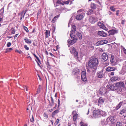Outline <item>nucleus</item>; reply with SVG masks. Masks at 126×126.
Instances as JSON below:
<instances>
[{"label":"nucleus","instance_id":"2eb2a0df","mask_svg":"<svg viewBox=\"0 0 126 126\" xmlns=\"http://www.w3.org/2000/svg\"><path fill=\"white\" fill-rule=\"evenodd\" d=\"M98 25L99 26L100 28H101L105 30H107V29L105 27L103 23H101V22H99L98 23Z\"/></svg>","mask_w":126,"mask_h":126},{"label":"nucleus","instance_id":"603ef678","mask_svg":"<svg viewBox=\"0 0 126 126\" xmlns=\"http://www.w3.org/2000/svg\"><path fill=\"white\" fill-rule=\"evenodd\" d=\"M125 111H121L120 113V114L121 115H122L123 114V115L124 114H125V113L124 112Z\"/></svg>","mask_w":126,"mask_h":126},{"label":"nucleus","instance_id":"58836bf2","mask_svg":"<svg viewBox=\"0 0 126 126\" xmlns=\"http://www.w3.org/2000/svg\"><path fill=\"white\" fill-rule=\"evenodd\" d=\"M80 124L81 126H87V125L86 124H85L82 122L80 123Z\"/></svg>","mask_w":126,"mask_h":126},{"label":"nucleus","instance_id":"680f3d73","mask_svg":"<svg viewBox=\"0 0 126 126\" xmlns=\"http://www.w3.org/2000/svg\"><path fill=\"white\" fill-rule=\"evenodd\" d=\"M56 3L58 4H59L60 3H61V1L59 0H58L56 2Z\"/></svg>","mask_w":126,"mask_h":126},{"label":"nucleus","instance_id":"f8f14e48","mask_svg":"<svg viewBox=\"0 0 126 126\" xmlns=\"http://www.w3.org/2000/svg\"><path fill=\"white\" fill-rule=\"evenodd\" d=\"M102 61L105 62L108 60V56L106 53H103L102 54Z\"/></svg>","mask_w":126,"mask_h":126},{"label":"nucleus","instance_id":"0eeeda50","mask_svg":"<svg viewBox=\"0 0 126 126\" xmlns=\"http://www.w3.org/2000/svg\"><path fill=\"white\" fill-rule=\"evenodd\" d=\"M107 87L108 89L112 91H114L116 89L115 85L114 84V83L113 84H109L107 85Z\"/></svg>","mask_w":126,"mask_h":126},{"label":"nucleus","instance_id":"c9c22d12","mask_svg":"<svg viewBox=\"0 0 126 126\" xmlns=\"http://www.w3.org/2000/svg\"><path fill=\"white\" fill-rule=\"evenodd\" d=\"M114 83V84L115 85V86L116 88L120 87V84H119V82Z\"/></svg>","mask_w":126,"mask_h":126},{"label":"nucleus","instance_id":"473e14b6","mask_svg":"<svg viewBox=\"0 0 126 126\" xmlns=\"http://www.w3.org/2000/svg\"><path fill=\"white\" fill-rule=\"evenodd\" d=\"M28 89V87L26 86L23 85V89L25 90H26V91H27Z\"/></svg>","mask_w":126,"mask_h":126},{"label":"nucleus","instance_id":"13d9d810","mask_svg":"<svg viewBox=\"0 0 126 126\" xmlns=\"http://www.w3.org/2000/svg\"><path fill=\"white\" fill-rule=\"evenodd\" d=\"M30 120L32 122H33L34 121V119L33 115L32 116V119H30Z\"/></svg>","mask_w":126,"mask_h":126},{"label":"nucleus","instance_id":"cd10ccee","mask_svg":"<svg viewBox=\"0 0 126 126\" xmlns=\"http://www.w3.org/2000/svg\"><path fill=\"white\" fill-rule=\"evenodd\" d=\"M78 116V114L77 113L75 114L73 116V119L74 121H75Z\"/></svg>","mask_w":126,"mask_h":126},{"label":"nucleus","instance_id":"3c124183","mask_svg":"<svg viewBox=\"0 0 126 126\" xmlns=\"http://www.w3.org/2000/svg\"><path fill=\"white\" fill-rule=\"evenodd\" d=\"M44 117H45L46 118H48V116L45 113H44Z\"/></svg>","mask_w":126,"mask_h":126},{"label":"nucleus","instance_id":"4468645a","mask_svg":"<svg viewBox=\"0 0 126 126\" xmlns=\"http://www.w3.org/2000/svg\"><path fill=\"white\" fill-rule=\"evenodd\" d=\"M98 34L99 35L102 37H106L107 35V34L103 31H98Z\"/></svg>","mask_w":126,"mask_h":126},{"label":"nucleus","instance_id":"c756f323","mask_svg":"<svg viewBox=\"0 0 126 126\" xmlns=\"http://www.w3.org/2000/svg\"><path fill=\"white\" fill-rule=\"evenodd\" d=\"M41 86L40 85H39L37 91V93L36 94H38L40 92V89H41Z\"/></svg>","mask_w":126,"mask_h":126},{"label":"nucleus","instance_id":"9d476101","mask_svg":"<svg viewBox=\"0 0 126 126\" xmlns=\"http://www.w3.org/2000/svg\"><path fill=\"white\" fill-rule=\"evenodd\" d=\"M99 111H93V115L94 118H97L100 116Z\"/></svg>","mask_w":126,"mask_h":126},{"label":"nucleus","instance_id":"4be33fe9","mask_svg":"<svg viewBox=\"0 0 126 126\" xmlns=\"http://www.w3.org/2000/svg\"><path fill=\"white\" fill-rule=\"evenodd\" d=\"M104 101V100L101 97H100L99 99L98 103L99 104H101L103 103Z\"/></svg>","mask_w":126,"mask_h":126},{"label":"nucleus","instance_id":"6e6552de","mask_svg":"<svg viewBox=\"0 0 126 126\" xmlns=\"http://www.w3.org/2000/svg\"><path fill=\"white\" fill-rule=\"evenodd\" d=\"M76 29V26L75 25L72 26L71 29V30L70 32V35L71 37H72L74 35H73V33L75 32Z\"/></svg>","mask_w":126,"mask_h":126},{"label":"nucleus","instance_id":"79ce46f5","mask_svg":"<svg viewBox=\"0 0 126 126\" xmlns=\"http://www.w3.org/2000/svg\"><path fill=\"white\" fill-rule=\"evenodd\" d=\"M32 110V108L31 105H29L27 108V110Z\"/></svg>","mask_w":126,"mask_h":126},{"label":"nucleus","instance_id":"864d4df0","mask_svg":"<svg viewBox=\"0 0 126 126\" xmlns=\"http://www.w3.org/2000/svg\"><path fill=\"white\" fill-rule=\"evenodd\" d=\"M56 20V19L54 17L52 19V23H54L55 22Z\"/></svg>","mask_w":126,"mask_h":126},{"label":"nucleus","instance_id":"5fc2aeb1","mask_svg":"<svg viewBox=\"0 0 126 126\" xmlns=\"http://www.w3.org/2000/svg\"><path fill=\"white\" fill-rule=\"evenodd\" d=\"M47 65L48 68H50V65H49V63L48 62H47Z\"/></svg>","mask_w":126,"mask_h":126},{"label":"nucleus","instance_id":"393cba45","mask_svg":"<svg viewBox=\"0 0 126 126\" xmlns=\"http://www.w3.org/2000/svg\"><path fill=\"white\" fill-rule=\"evenodd\" d=\"M122 102H120L119 104L116 107V110H117L120 108L121 105H122Z\"/></svg>","mask_w":126,"mask_h":126},{"label":"nucleus","instance_id":"6e6d98bb","mask_svg":"<svg viewBox=\"0 0 126 126\" xmlns=\"http://www.w3.org/2000/svg\"><path fill=\"white\" fill-rule=\"evenodd\" d=\"M16 52L19 53V54H21L22 53V52L21 51H19L18 50H16L15 51Z\"/></svg>","mask_w":126,"mask_h":126},{"label":"nucleus","instance_id":"09e8293b","mask_svg":"<svg viewBox=\"0 0 126 126\" xmlns=\"http://www.w3.org/2000/svg\"><path fill=\"white\" fill-rule=\"evenodd\" d=\"M74 71H75V73L74 74L75 75L77 74L79 72L78 70H75V69H74Z\"/></svg>","mask_w":126,"mask_h":126},{"label":"nucleus","instance_id":"a211bd4d","mask_svg":"<svg viewBox=\"0 0 126 126\" xmlns=\"http://www.w3.org/2000/svg\"><path fill=\"white\" fill-rule=\"evenodd\" d=\"M97 20V19L94 17H92L90 18L89 19L90 21L92 23H94Z\"/></svg>","mask_w":126,"mask_h":126},{"label":"nucleus","instance_id":"c85d7f7f","mask_svg":"<svg viewBox=\"0 0 126 126\" xmlns=\"http://www.w3.org/2000/svg\"><path fill=\"white\" fill-rule=\"evenodd\" d=\"M58 112V111H54L52 113V117H54V116Z\"/></svg>","mask_w":126,"mask_h":126},{"label":"nucleus","instance_id":"6ab92c4d","mask_svg":"<svg viewBox=\"0 0 126 126\" xmlns=\"http://www.w3.org/2000/svg\"><path fill=\"white\" fill-rule=\"evenodd\" d=\"M114 57L113 55L112 54H111V59L110 61L111 63H116L115 62V58Z\"/></svg>","mask_w":126,"mask_h":126},{"label":"nucleus","instance_id":"37998d69","mask_svg":"<svg viewBox=\"0 0 126 126\" xmlns=\"http://www.w3.org/2000/svg\"><path fill=\"white\" fill-rule=\"evenodd\" d=\"M24 29L27 32H29V30L28 28L25 26H24Z\"/></svg>","mask_w":126,"mask_h":126},{"label":"nucleus","instance_id":"f257e3e1","mask_svg":"<svg viewBox=\"0 0 126 126\" xmlns=\"http://www.w3.org/2000/svg\"><path fill=\"white\" fill-rule=\"evenodd\" d=\"M98 64V62L97 58L95 57H91L88 62V66L89 67L94 69L93 71L95 72Z\"/></svg>","mask_w":126,"mask_h":126},{"label":"nucleus","instance_id":"338daca9","mask_svg":"<svg viewBox=\"0 0 126 126\" xmlns=\"http://www.w3.org/2000/svg\"><path fill=\"white\" fill-rule=\"evenodd\" d=\"M125 20H122V21L121 23L123 24H125Z\"/></svg>","mask_w":126,"mask_h":126},{"label":"nucleus","instance_id":"052dcab7","mask_svg":"<svg viewBox=\"0 0 126 126\" xmlns=\"http://www.w3.org/2000/svg\"><path fill=\"white\" fill-rule=\"evenodd\" d=\"M109 75H110L111 76H113L114 75V72H112L109 73Z\"/></svg>","mask_w":126,"mask_h":126},{"label":"nucleus","instance_id":"a18cd8bd","mask_svg":"<svg viewBox=\"0 0 126 126\" xmlns=\"http://www.w3.org/2000/svg\"><path fill=\"white\" fill-rule=\"evenodd\" d=\"M70 2L69 0H68L66 1H64V3L65 4H69V2Z\"/></svg>","mask_w":126,"mask_h":126},{"label":"nucleus","instance_id":"f704fd0d","mask_svg":"<svg viewBox=\"0 0 126 126\" xmlns=\"http://www.w3.org/2000/svg\"><path fill=\"white\" fill-rule=\"evenodd\" d=\"M122 124L120 122H118L117 123L116 126H122Z\"/></svg>","mask_w":126,"mask_h":126},{"label":"nucleus","instance_id":"f03ea898","mask_svg":"<svg viewBox=\"0 0 126 126\" xmlns=\"http://www.w3.org/2000/svg\"><path fill=\"white\" fill-rule=\"evenodd\" d=\"M71 38H73V39L71 40H68V44H69L70 45H72L74 44L77 40V39L75 35H73L72 37Z\"/></svg>","mask_w":126,"mask_h":126},{"label":"nucleus","instance_id":"f3484780","mask_svg":"<svg viewBox=\"0 0 126 126\" xmlns=\"http://www.w3.org/2000/svg\"><path fill=\"white\" fill-rule=\"evenodd\" d=\"M116 68L111 67H108L106 69L107 71L109 72L111 71H113L115 70Z\"/></svg>","mask_w":126,"mask_h":126},{"label":"nucleus","instance_id":"e433bc0d","mask_svg":"<svg viewBox=\"0 0 126 126\" xmlns=\"http://www.w3.org/2000/svg\"><path fill=\"white\" fill-rule=\"evenodd\" d=\"M93 11V10L92 9L89 10L87 13V14L88 15H90L92 14Z\"/></svg>","mask_w":126,"mask_h":126},{"label":"nucleus","instance_id":"423d86ee","mask_svg":"<svg viewBox=\"0 0 126 126\" xmlns=\"http://www.w3.org/2000/svg\"><path fill=\"white\" fill-rule=\"evenodd\" d=\"M70 52L72 54H73L76 59L78 58V52L76 50V49L74 47H73L71 51H70Z\"/></svg>","mask_w":126,"mask_h":126},{"label":"nucleus","instance_id":"2f4dec72","mask_svg":"<svg viewBox=\"0 0 126 126\" xmlns=\"http://www.w3.org/2000/svg\"><path fill=\"white\" fill-rule=\"evenodd\" d=\"M115 90L116 91L118 92H121L122 91V89L120 87L118 88L117 89L116 88V89H115Z\"/></svg>","mask_w":126,"mask_h":126},{"label":"nucleus","instance_id":"ddd939ff","mask_svg":"<svg viewBox=\"0 0 126 126\" xmlns=\"http://www.w3.org/2000/svg\"><path fill=\"white\" fill-rule=\"evenodd\" d=\"M118 31L115 30H110L108 31L109 35H113L115 34L118 33Z\"/></svg>","mask_w":126,"mask_h":126},{"label":"nucleus","instance_id":"774afa93","mask_svg":"<svg viewBox=\"0 0 126 126\" xmlns=\"http://www.w3.org/2000/svg\"><path fill=\"white\" fill-rule=\"evenodd\" d=\"M119 11L118 10L116 12V15L117 16H118V14H119Z\"/></svg>","mask_w":126,"mask_h":126},{"label":"nucleus","instance_id":"72a5a7b5","mask_svg":"<svg viewBox=\"0 0 126 126\" xmlns=\"http://www.w3.org/2000/svg\"><path fill=\"white\" fill-rule=\"evenodd\" d=\"M33 55H34V56L36 58V59H37V60H38V61L40 63L41 62V61H40V59H39V58H38V57L37 56H36V55L34 54V53H33Z\"/></svg>","mask_w":126,"mask_h":126},{"label":"nucleus","instance_id":"bb28decb","mask_svg":"<svg viewBox=\"0 0 126 126\" xmlns=\"http://www.w3.org/2000/svg\"><path fill=\"white\" fill-rule=\"evenodd\" d=\"M76 35L79 37V39H81L82 38V35L79 32H77L76 34Z\"/></svg>","mask_w":126,"mask_h":126},{"label":"nucleus","instance_id":"1a4fd4ad","mask_svg":"<svg viewBox=\"0 0 126 126\" xmlns=\"http://www.w3.org/2000/svg\"><path fill=\"white\" fill-rule=\"evenodd\" d=\"M99 92L101 94H104L106 93V89L105 88L102 87L99 90Z\"/></svg>","mask_w":126,"mask_h":126},{"label":"nucleus","instance_id":"4c0bfd02","mask_svg":"<svg viewBox=\"0 0 126 126\" xmlns=\"http://www.w3.org/2000/svg\"><path fill=\"white\" fill-rule=\"evenodd\" d=\"M12 49L13 48H12L7 49H6V51L5 52V53L9 52L10 51L12 50Z\"/></svg>","mask_w":126,"mask_h":126},{"label":"nucleus","instance_id":"7c9ffc66","mask_svg":"<svg viewBox=\"0 0 126 126\" xmlns=\"http://www.w3.org/2000/svg\"><path fill=\"white\" fill-rule=\"evenodd\" d=\"M119 84H120V87H124V82L122 81L119 82Z\"/></svg>","mask_w":126,"mask_h":126},{"label":"nucleus","instance_id":"4d7b16f0","mask_svg":"<svg viewBox=\"0 0 126 126\" xmlns=\"http://www.w3.org/2000/svg\"><path fill=\"white\" fill-rule=\"evenodd\" d=\"M11 43L10 42L8 43L7 44V46L8 47H10L11 45Z\"/></svg>","mask_w":126,"mask_h":126},{"label":"nucleus","instance_id":"5701e85b","mask_svg":"<svg viewBox=\"0 0 126 126\" xmlns=\"http://www.w3.org/2000/svg\"><path fill=\"white\" fill-rule=\"evenodd\" d=\"M24 40L25 42L27 43L28 44H31L32 43L31 41L28 39L27 37H25L24 39Z\"/></svg>","mask_w":126,"mask_h":126},{"label":"nucleus","instance_id":"20e7f679","mask_svg":"<svg viewBox=\"0 0 126 126\" xmlns=\"http://www.w3.org/2000/svg\"><path fill=\"white\" fill-rule=\"evenodd\" d=\"M86 75V72L85 71H82L81 73V79L82 80L86 83L87 82V80Z\"/></svg>","mask_w":126,"mask_h":126},{"label":"nucleus","instance_id":"412c9836","mask_svg":"<svg viewBox=\"0 0 126 126\" xmlns=\"http://www.w3.org/2000/svg\"><path fill=\"white\" fill-rule=\"evenodd\" d=\"M118 79V77L114 76L110 78V79L111 81H116Z\"/></svg>","mask_w":126,"mask_h":126},{"label":"nucleus","instance_id":"a878e982","mask_svg":"<svg viewBox=\"0 0 126 126\" xmlns=\"http://www.w3.org/2000/svg\"><path fill=\"white\" fill-rule=\"evenodd\" d=\"M91 7L93 9H95L96 8V6L95 4L94 3H91Z\"/></svg>","mask_w":126,"mask_h":126},{"label":"nucleus","instance_id":"9b49d317","mask_svg":"<svg viewBox=\"0 0 126 126\" xmlns=\"http://www.w3.org/2000/svg\"><path fill=\"white\" fill-rule=\"evenodd\" d=\"M84 16V15L83 14H79L76 15V19L78 20H80L82 19Z\"/></svg>","mask_w":126,"mask_h":126},{"label":"nucleus","instance_id":"dca6fc26","mask_svg":"<svg viewBox=\"0 0 126 126\" xmlns=\"http://www.w3.org/2000/svg\"><path fill=\"white\" fill-rule=\"evenodd\" d=\"M97 76L99 78H102L104 76L103 71H101L98 72L97 73Z\"/></svg>","mask_w":126,"mask_h":126},{"label":"nucleus","instance_id":"aec40b11","mask_svg":"<svg viewBox=\"0 0 126 126\" xmlns=\"http://www.w3.org/2000/svg\"><path fill=\"white\" fill-rule=\"evenodd\" d=\"M99 113L100 116V115H101L102 116H105L107 114V113L103 111H99Z\"/></svg>","mask_w":126,"mask_h":126},{"label":"nucleus","instance_id":"de8ad7c7","mask_svg":"<svg viewBox=\"0 0 126 126\" xmlns=\"http://www.w3.org/2000/svg\"><path fill=\"white\" fill-rule=\"evenodd\" d=\"M12 32L11 33L12 34H14L15 33V30L13 29H11Z\"/></svg>","mask_w":126,"mask_h":126},{"label":"nucleus","instance_id":"0e129e2a","mask_svg":"<svg viewBox=\"0 0 126 126\" xmlns=\"http://www.w3.org/2000/svg\"><path fill=\"white\" fill-rule=\"evenodd\" d=\"M83 11V9H80L77 12H82V11Z\"/></svg>","mask_w":126,"mask_h":126},{"label":"nucleus","instance_id":"e2e57ef3","mask_svg":"<svg viewBox=\"0 0 126 126\" xmlns=\"http://www.w3.org/2000/svg\"><path fill=\"white\" fill-rule=\"evenodd\" d=\"M51 102L52 103H54L53 99V98L51 96Z\"/></svg>","mask_w":126,"mask_h":126},{"label":"nucleus","instance_id":"a19ab883","mask_svg":"<svg viewBox=\"0 0 126 126\" xmlns=\"http://www.w3.org/2000/svg\"><path fill=\"white\" fill-rule=\"evenodd\" d=\"M26 11L24 13V15L23 16H22V15H23V12H22V13H20V15H21V17L20 18V20H21L23 17H24V16L25 15V14H26Z\"/></svg>","mask_w":126,"mask_h":126},{"label":"nucleus","instance_id":"49530a36","mask_svg":"<svg viewBox=\"0 0 126 126\" xmlns=\"http://www.w3.org/2000/svg\"><path fill=\"white\" fill-rule=\"evenodd\" d=\"M50 33V32L49 31L47 30L46 31V35H49Z\"/></svg>","mask_w":126,"mask_h":126},{"label":"nucleus","instance_id":"7ed1b4c3","mask_svg":"<svg viewBox=\"0 0 126 126\" xmlns=\"http://www.w3.org/2000/svg\"><path fill=\"white\" fill-rule=\"evenodd\" d=\"M115 60L116 62L118 63H120L119 65L120 66H121V65L124 64V65H126V61H125L124 64L122 62L123 60L120 59L117 57H116L115 58Z\"/></svg>","mask_w":126,"mask_h":126},{"label":"nucleus","instance_id":"bf43d9fd","mask_svg":"<svg viewBox=\"0 0 126 126\" xmlns=\"http://www.w3.org/2000/svg\"><path fill=\"white\" fill-rule=\"evenodd\" d=\"M123 51L124 52V53L126 54V49L124 47H123Z\"/></svg>","mask_w":126,"mask_h":126},{"label":"nucleus","instance_id":"69168bd1","mask_svg":"<svg viewBox=\"0 0 126 126\" xmlns=\"http://www.w3.org/2000/svg\"><path fill=\"white\" fill-rule=\"evenodd\" d=\"M59 122V119H57L56 121V122L58 124Z\"/></svg>","mask_w":126,"mask_h":126},{"label":"nucleus","instance_id":"b1692460","mask_svg":"<svg viewBox=\"0 0 126 126\" xmlns=\"http://www.w3.org/2000/svg\"><path fill=\"white\" fill-rule=\"evenodd\" d=\"M108 41H107L105 40H102L101 41L100 44L101 45H103L104 44L107 43L108 42Z\"/></svg>","mask_w":126,"mask_h":126},{"label":"nucleus","instance_id":"8fccbe9b","mask_svg":"<svg viewBox=\"0 0 126 126\" xmlns=\"http://www.w3.org/2000/svg\"><path fill=\"white\" fill-rule=\"evenodd\" d=\"M24 47L27 50H28L29 49V47H27V46L26 45H25L24 46Z\"/></svg>","mask_w":126,"mask_h":126},{"label":"nucleus","instance_id":"ea45409f","mask_svg":"<svg viewBox=\"0 0 126 126\" xmlns=\"http://www.w3.org/2000/svg\"><path fill=\"white\" fill-rule=\"evenodd\" d=\"M4 11V8H2L0 10V14L1 15H2Z\"/></svg>","mask_w":126,"mask_h":126},{"label":"nucleus","instance_id":"39448f33","mask_svg":"<svg viewBox=\"0 0 126 126\" xmlns=\"http://www.w3.org/2000/svg\"><path fill=\"white\" fill-rule=\"evenodd\" d=\"M106 120L107 122V123H106V124L107 123L110 121L111 123L112 124H114L115 122V120L114 119L113 116H111L108 117L106 119Z\"/></svg>","mask_w":126,"mask_h":126},{"label":"nucleus","instance_id":"c03bdc74","mask_svg":"<svg viewBox=\"0 0 126 126\" xmlns=\"http://www.w3.org/2000/svg\"><path fill=\"white\" fill-rule=\"evenodd\" d=\"M110 9L111 10L113 11H115V8L112 6H111L110 7Z\"/></svg>","mask_w":126,"mask_h":126}]
</instances>
